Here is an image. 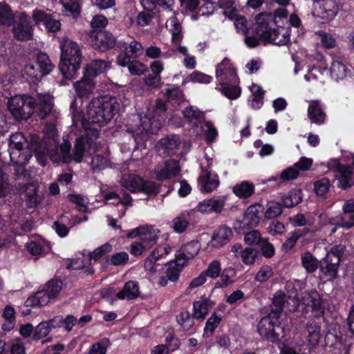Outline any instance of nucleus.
I'll return each instance as SVG.
<instances>
[{"instance_id": "0e129e2a", "label": "nucleus", "mask_w": 354, "mask_h": 354, "mask_svg": "<svg viewBox=\"0 0 354 354\" xmlns=\"http://www.w3.org/2000/svg\"><path fill=\"white\" fill-rule=\"evenodd\" d=\"M189 80L192 82L209 84L212 81L213 77L200 71H194L189 75Z\"/></svg>"}, {"instance_id": "f257e3e1", "label": "nucleus", "mask_w": 354, "mask_h": 354, "mask_svg": "<svg viewBox=\"0 0 354 354\" xmlns=\"http://www.w3.org/2000/svg\"><path fill=\"white\" fill-rule=\"evenodd\" d=\"M292 290L288 297L281 290L277 292L273 297L271 310L269 313L280 317L286 305L288 310L295 311L300 303H302L311 307L315 317L319 318L323 316L324 313L323 301L319 293L315 289L306 290L304 292L301 293V297H299L297 289H292Z\"/></svg>"}, {"instance_id": "ea45409f", "label": "nucleus", "mask_w": 354, "mask_h": 354, "mask_svg": "<svg viewBox=\"0 0 354 354\" xmlns=\"http://www.w3.org/2000/svg\"><path fill=\"white\" fill-rule=\"evenodd\" d=\"M80 0H60L65 10L68 12L73 18L77 19L80 14Z\"/></svg>"}, {"instance_id": "393cba45", "label": "nucleus", "mask_w": 354, "mask_h": 354, "mask_svg": "<svg viewBox=\"0 0 354 354\" xmlns=\"http://www.w3.org/2000/svg\"><path fill=\"white\" fill-rule=\"evenodd\" d=\"M95 84L83 80H78L74 83L77 96L81 99H87L93 93Z\"/></svg>"}, {"instance_id": "680f3d73", "label": "nucleus", "mask_w": 354, "mask_h": 354, "mask_svg": "<svg viewBox=\"0 0 354 354\" xmlns=\"http://www.w3.org/2000/svg\"><path fill=\"white\" fill-rule=\"evenodd\" d=\"M138 297H142L139 289H122V290L118 292L116 295V297L118 299H127V300H131Z\"/></svg>"}, {"instance_id": "72a5a7b5", "label": "nucleus", "mask_w": 354, "mask_h": 354, "mask_svg": "<svg viewBox=\"0 0 354 354\" xmlns=\"http://www.w3.org/2000/svg\"><path fill=\"white\" fill-rule=\"evenodd\" d=\"M301 264L309 273L314 272L319 266V261L310 252H305L301 256Z\"/></svg>"}, {"instance_id": "58836bf2", "label": "nucleus", "mask_w": 354, "mask_h": 354, "mask_svg": "<svg viewBox=\"0 0 354 354\" xmlns=\"http://www.w3.org/2000/svg\"><path fill=\"white\" fill-rule=\"evenodd\" d=\"M88 127H85L84 133L80 137L87 142L88 147H91L94 141L99 137L100 129L95 127H92L93 124L88 123Z\"/></svg>"}, {"instance_id": "774afa93", "label": "nucleus", "mask_w": 354, "mask_h": 354, "mask_svg": "<svg viewBox=\"0 0 354 354\" xmlns=\"http://www.w3.org/2000/svg\"><path fill=\"white\" fill-rule=\"evenodd\" d=\"M182 113L183 116L190 122L193 120H199L201 115L200 110L194 109L192 106L186 107Z\"/></svg>"}, {"instance_id": "f8f14e48", "label": "nucleus", "mask_w": 354, "mask_h": 354, "mask_svg": "<svg viewBox=\"0 0 354 354\" xmlns=\"http://www.w3.org/2000/svg\"><path fill=\"white\" fill-rule=\"evenodd\" d=\"M14 37L17 41H29L33 36V28L30 17L25 12H21L18 23L12 28Z\"/></svg>"}, {"instance_id": "6e6d98bb", "label": "nucleus", "mask_w": 354, "mask_h": 354, "mask_svg": "<svg viewBox=\"0 0 354 354\" xmlns=\"http://www.w3.org/2000/svg\"><path fill=\"white\" fill-rule=\"evenodd\" d=\"M259 246L261 248V257L263 256L267 259H270L274 255V247L268 239H265Z\"/></svg>"}, {"instance_id": "f3484780", "label": "nucleus", "mask_w": 354, "mask_h": 354, "mask_svg": "<svg viewBox=\"0 0 354 354\" xmlns=\"http://www.w3.org/2000/svg\"><path fill=\"white\" fill-rule=\"evenodd\" d=\"M24 138L21 135H16L11 136L9 142L8 151L10 160L17 165L22 163L20 159L21 155L24 153V145L21 140Z\"/></svg>"}, {"instance_id": "f704fd0d", "label": "nucleus", "mask_w": 354, "mask_h": 354, "mask_svg": "<svg viewBox=\"0 0 354 354\" xmlns=\"http://www.w3.org/2000/svg\"><path fill=\"white\" fill-rule=\"evenodd\" d=\"M241 260L246 265L253 264L260 261V251L252 248H246L241 251Z\"/></svg>"}, {"instance_id": "603ef678", "label": "nucleus", "mask_w": 354, "mask_h": 354, "mask_svg": "<svg viewBox=\"0 0 354 354\" xmlns=\"http://www.w3.org/2000/svg\"><path fill=\"white\" fill-rule=\"evenodd\" d=\"M160 185L153 181H145L143 180L140 192H144L148 195L156 196L160 192Z\"/></svg>"}, {"instance_id": "864d4df0", "label": "nucleus", "mask_w": 354, "mask_h": 354, "mask_svg": "<svg viewBox=\"0 0 354 354\" xmlns=\"http://www.w3.org/2000/svg\"><path fill=\"white\" fill-rule=\"evenodd\" d=\"M282 213V205L277 202L268 203V207L264 212L266 218L271 219L279 216Z\"/></svg>"}, {"instance_id": "5fc2aeb1", "label": "nucleus", "mask_w": 354, "mask_h": 354, "mask_svg": "<svg viewBox=\"0 0 354 354\" xmlns=\"http://www.w3.org/2000/svg\"><path fill=\"white\" fill-rule=\"evenodd\" d=\"M11 191L8 176L0 170V198L6 197Z\"/></svg>"}, {"instance_id": "13d9d810", "label": "nucleus", "mask_w": 354, "mask_h": 354, "mask_svg": "<svg viewBox=\"0 0 354 354\" xmlns=\"http://www.w3.org/2000/svg\"><path fill=\"white\" fill-rule=\"evenodd\" d=\"M50 330L51 329L47 322H41L35 328L33 335V339L35 340H38L46 337L49 334Z\"/></svg>"}, {"instance_id": "a211bd4d", "label": "nucleus", "mask_w": 354, "mask_h": 354, "mask_svg": "<svg viewBox=\"0 0 354 354\" xmlns=\"http://www.w3.org/2000/svg\"><path fill=\"white\" fill-rule=\"evenodd\" d=\"M337 180V187L342 190H347L354 186L353 169L351 165H348L336 176Z\"/></svg>"}, {"instance_id": "4c0bfd02", "label": "nucleus", "mask_w": 354, "mask_h": 354, "mask_svg": "<svg viewBox=\"0 0 354 354\" xmlns=\"http://www.w3.org/2000/svg\"><path fill=\"white\" fill-rule=\"evenodd\" d=\"M167 105L165 100L162 98H157L153 106V117H158L159 121H165L167 118Z\"/></svg>"}, {"instance_id": "0eeeda50", "label": "nucleus", "mask_w": 354, "mask_h": 354, "mask_svg": "<svg viewBox=\"0 0 354 354\" xmlns=\"http://www.w3.org/2000/svg\"><path fill=\"white\" fill-rule=\"evenodd\" d=\"M55 68L49 56L44 52H39L35 57L34 63L26 64L24 73L30 77L32 82L41 80L42 77L48 75Z\"/></svg>"}, {"instance_id": "338daca9", "label": "nucleus", "mask_w": 354, "mask_h": 354, "mask_svg": "<svg viewBox=\"0 0 354 354\" xmlns=\"http://www.w3.org/2000/svg\"><path fill=\"white\" fill-rule=\"evenodd\" d=\"M97 73L94 69V68L91 66V64H87L83 69V76L80 79L81 80L89 82L91 83H94V77L97 75Z\"/></svg>"}, {"instance_id": "4468645a", "label": "nucleus", "mask_w": 354, "mask_h": 354, "mask_svg": "<svg viewBox=\"0 0 354 354\" xmlns=\"http://www.w3.org/2000/svg\"><path fill=\"white\" fill-rule=\"evenodd\" d=\"M180 170L179 162L174 159L165 160L164 166L156 172V178L158 181L169 180L176 177Z\"/></svg>"}, {"instance_id": "473e14b6", "label": "nucleus", "mask_w": 354, "mask_h": 354, "mask_svg": "<svg viewBox=\"0 0 354 354\" xmlns=\"http://www.w3.org/2000/svg\"><path fill=\"white\" fill-rule=\"evenodd\" d=\"M86 147H88L87 142L84 141L83 138L78 137L75 140L73 153V160L75 162L79 163L82 161Z\"/></svg>"}, {"instance_id": "6e6552de", "label": "nucleus", "mask_w": 354, "mask_h": 354, "mask_svg": "<svg viewBox=\"0 0 354 354\" xmlns=\"http://www.w3.org/2000/svg\"><path fill=\"white\" fill-rule=\"evenodd\" d=\"M279 319V317L270 313L262 317L257 325L259 335L272 342L280 341L283 328L281 326Z\"/></svg>"}, {"instance_id": "79ce46f5", "label": "nucleus", "mask_w": 354, "mask_h": 354, "mask_svg": "<svg viewBox=\"0 0 354 354\" xmlns=\"http://www.w3.org/2000/svg\"><path fill=\"white\" fill-rule=\"evenodd\" d=\"M221 322V317L216 313H214L207 319L204 329V335L209 337L212 335L214 330Z\"/></svg>"}, {"instance_id": "3c124183", "label": "nucleus", "mask_w": 354, "mask_h": 354, "mask_svg": "<svg viewBox=\"0 0 354 354\" xmlns=\"http://www.w3.org/2000/svg\"><path fill=\"white\" fill-rule=\"evenodd\" d=\"M206 277L216 279L221 272V262L218 260L212 261L207 266V269L203 271Z\"/></svg>"}, {"instance_id": "49530a36", "label": "nucleus", "mask_w": 354, "mask_h": 354, "mask_svg": "<svg viewBox=\"0 0 354 354\" xmlns=\"http://www.w3.org/2000/svg\"><path fill=\"white\" fill-rule=\"evenodd\" d=\"M173 223L174 231L177 233H183L189 224V214H182L174 219Z\"/></svg>"}, {"instance_id": "ddd939ff", "label": "nucleus", "mask_w": 354, "mask_h": 354, "mask_svg": "<svg viewBox=\"0 0 354 354\" xmlns=\"http://www.w3.org/2000/svg\"><path fill=\"white\" fill-rule=\"evenodd\" d=\"M59 294V289H41L25 302L26 307H41L46 305L51 299H55Z\"/></svg>"}, {"instance_id": "de8ad7c7", "label": "nucleus", "mask_w": 354, "mask_h": 354, "mask_svg": "<svg viewBox=\"0 0 354 354\" xmlns=\"http://www.w3.org/2000/svg\"><path fill=\"white\" fill-rule=\"evenodd\" d=\"M112 250V245L109 243H106L94 250L93 252H89L88 256L91 260L93 259L95 261H97L106 254L111 252Z\"/></svg>"}, {"instance_id": "e433bc0d", "label": "nucleus", "mask_w": 354, "mask_h": 354, "mask_svg": "<svg viewBox=\"0 0 354 354\" xmlns=\"http://www.w3.org/2000/svg\"><path fill=\"white\" fill-rule=\"evenodd\" d=\"M194 319L195 317H194L193 315H191L188 311L181 312L176 316V321L184 331H188L193 327L194 325Z\"/></svg>"}, {"instance_id": "09e8293b", "label": "nucleus", "mask_w": 354, "mask_h": 354, "mask_svg": "<svg viewBox=\"0 0 354 354\" xmlns=\"http://www.w3.org/2000/svg\"><path fill=\"white\" fill-rule=\"evenodd\" d=\"M3 317L8 322L3 325V330H10L14 328L15 321V311L11 306H6L3 310Z\"/></svg>"}, {"instance_id": "9b49d317", "label": "nucleus", "mask_w": 354, "mask_h": 354, "mask_svg": "<svg viewBox=\"0 0 354 354\" xmlns=\"http://www.w3.org/2000/svg\"><path fill=\"white\" fill-rule=\"evenodd\" d=\"M216 78L217 86L226 84H239V78L236 68L230 63L227 57H225L222 62L216 65Z\"/></svg>"}, {"instance_id": "6ab92c4d", "label": "nucleus", "mask_w": 354, "mask_h": 354, "mask_svg": "<svg viewBox=\"0 0 354 354\" xmlns=\"http://www.w3.org/2000/svg\"><path fill=\"white\" fill-rule=\"evenodd\" d=\"M53 106L54 103L51 97L47 95L42 96L36 100L34 113L36 112L40 119H45L51 113Z\"/></svg>"}, {"instance_id": "5701e85b", "label": "nucleus", "mask_w": 354, "mask_h": 354, "mask_svg": "<svg viewBox=\"0 0 354 354\" xmlns=\"http://www.w3.org/2000/svg\"><path fill=\"white\" fill-rule=\"evenodd\" d=\"M255 187L252 183L242 181L236 184L233 189V193L239 198H248L254 193Z\"/></svg>"}, {"instance_id": "2f4dec72", "label": "nucleus", "mask_w": 354, "mask_h": 354, "mask_svg": "<svg viewBox=\"0 0 354 354\" xmlns=\"http://www.w3.org/2000/svg\"><path fill=\"white\" fill-rule=\"evenodd\" d=\"M185 266V263H180V261H177L176 259L174 261H171L165 272L167 279L172 282L176 281Z\"/></svg>"}, {"instance_id": "a19ab883", "label": "nucleus", "mask_w": 354, "mask_h": 354, "mask_svg": "<svg viewBox=\"0 0 354 354\" xmlns=\"http://www.w3.org/2000/svg\"><path fill=\"white\" fill-rule=\"evenodd\" d=\"M239 233L244 234V241L246 244L252 245H259L265 239L261 237V233L257 230H252L248 232L239 230Z\"/></svg>"}, {"instance_id": "052dcab7", "label": "nucleus", "mask_w": 354, "mask_h": 354, "mask_svg": "<svg viewBox=\"0 0 354 354\" xmlns=\"http://www.w3.org/2000/svg\"><path fill=\"white\" fill-rule=\"evenodd\" d=\"M71 143L68 141L64 142L60 146V153L62 156V162L70 163L73 160V155L71 154Z\"/></svg>"}, {"instance_id": "a18cd8bd", "label": "nucleus", "mask_w": 354, "mask_h": 354, "mask_svg": "<svg viewBox=\"0 0 354 354\" xmlns=\"http://www.w3.org/2000/svg\"><path fill=\"white\" fill-rule=\"evenodd\" d=\"M13 19L10 6L6 3H0V24H9Z\"/></svg>"}, {"instance_id": "4be33fe9", "label": "nucleus", "mask_w": 354, "mask_h": 354, "mask_svg": "<svg viewBox=\"0 0 354 354\" xmlns=\"http://www.w3.org/2000/svg\"><path fill=\"white\" fill-rule=\"evenodd\" d=\"M308 116L311 122L322 124L325 122L326 114L318 101H312L308 107Z\"/></svg>"}, {"instance_id": "c03bdc74", "label": "nucleus", "mask_w": 354, "mask_h": 354, "mask_svg": "<svg viewBox=\"0 0 354 354\" xmlns=\"http://www.w3.org/2000/svg\"><path fill=\"white\" fill-rule=\"evenodd\" d=\"M143 180L142 178L136 175L130 176L128 180L125 182L124 187L132 193L140 192Z\"/></svg>"}, {"instance_id": "b1692460", "label": "nucleus", "mask_w": 354, "mask_h": 354, "mask_svg": "<svg viewBox=\"0 0 354 354\" xmlns=\"http://www.w3.org/2000/svg\"><path fill=\"white\" fill-rule=\"evenodd\" d=\"M308 333V340L312 345L319 343L321 338V326L319 323L315 321H308L306 326Z\"/></svg>"}, {"instance_id": "39448f33", "label": "nucleus", "mask_w": 354, "mask_h": 354, "mask_svg": "<svg viewBox=\"0 0 354 354\" xmlns=\"http://www.w3.org/2000/svg\"><path fill=\"white\" fill-rule=\"evenodd\" d=\"M345 252V245H336L330 249L324 259L319 261V278L322 283L337 277L339 264L344 259Z\"/></svg>"}, {"instance_id": "2eb2a0df", "label": "nucleus", "mask_w": 354, "mask_h": 354, "mask_svg": "<svg viewBox=\"0 0 354 354\" xmlns=\"http://www.w3.org/2000/svg\"><path fill=\"white\" fill-rule=\"evenodd\" d=\"M233 236L232 230L225 225L216 228L211 239L212 245L214 248H219L227 244Z\"/></svg>"}, {"instance_id": "37998d69", "label": "nucleus", "mask_w": 354, "mask_h": 354, "mask_svg": "<svg viewBox=\"0 0 354 354\" xmlns=\"http://www.w3.org/2000/svg\"><path fill=\"white\" fill-rule=\"evenodd\" d=\"M330 183L328 178H322L314 183V192L317 196H324L329 191Z\"/></svg>"}, {"instance_id": "c756f323", "label": "nucleus", "mask_w": 354, "mask_h": 354, "mask_svg": "<svg viewBox=\"0 0 354 354\" xmlns=\"http://www.w3.org/2000/svg\"><path fill=\"white\" fill-rule=\"evenodd\" d=\"M220 87H216V89L229 100H236L239 98L241 93V87L238 84H226L225 85H219Z\"/></svg>"}, {"instance_id": "69168bd1", "label": "nucleus", "mask_w": 354, "mask_h": 354, "mask_svg": "<svg viewBox=\"0 0 354 354\" xmlns=\"http://www.w3.org/2000/svg\"><path fill=\"white\" fill-rule=\"evenodd\" d=\"M298 176L299 171L293 165L292 167H289L282 171L279 176V178L283 182H287L290 180L296 179Z\"/></svg>"}, {"instance_id": "423d86ee", "label": "nucleus", "mask_w": 354, "mask_h": 354, "mask_svg": "<svg viewBox=\"0 0 354 354\" xmlns=\"http://www.w3.org/2000/svg\"><path fill=\"white\" fill-rule=\"evenodd\" d=\"M36 99L29 95H15L9 99L8 109L18 122L29 119L34 113Z\"/></svg>"}, {"instance_id": "dca6fc26", "label": "nucleus", "mask_w": 354, "mask_h": 354, "mask_svg": "<svg viewBox=\"0 0 354 354\" xmlns=\"http://www.w3.org/2000/svg\"><path fill=\"white\" fill-rule=\"evenodd\" d=\"M201 244L198 241H192L183 245L176 253L177 261H183L185 265L187 261L196 256L200 250Z\"/></svg>"}, {"instance_id": "e2e57ef3", "label": "nucleus", "mask_w": 354, "mask_h": 354, "mask_svg": "<svg viewBox=\"0 0 354 354\" xmlns=\"http://www.w3.org/2000/svg\"><path fill=\"white\" fill-rule=\"evenodd\" d=\"M109 160L102 154H95L91 160L93 170H102L108 165Z\"/></svg>"}, {"instance_id": "9d476101", "label": "nucleus", "mask_w": 354, "mask_h": 354, "mask_svg": "<svg viewBox=\"0 0 354 354\" xmlns=\"http://www.w3.org/2000/svg\"><path fill=\"white\" fill-rule=\"evenodd\" d=\"M265 208L259 203H255L250 205L245 211L242 220H237L234 224V227L238 230L250 229L257 226L262 214L264 213Z\"/></svg>"}, {"instance_id": "4d7b16f0", "label": "nucleus", "mask_w": 354, "mask_h": 354, "mask_svg": "<svg viewBox=\"0 0 354 354\" xmlns=\"http://www.w3.org/2000/svg\"><path fill=\"white\" fill-rule=\"evenodd\" d=\"M129 73L133 75H140L148 71L147 66L139 61H131L128 66Z\"/></svg>"}, {"instance_id": "aec40b11", "label": "nucleus", "mask_w": 354, "mask_h": 354, "mask_svg": "<svg viewBox=\"0 0 354 354\" xmlns=\"http://www.w3.org/2000/svg\"><path fill=\"white\" fill-rule=\"evenodd\" d=\"M198 183L203 192L210 193L219 185L218 176L215 172L207 171L206 174L198 177Z\"/></svg>"}, {"instance_id": "a878e982", "label": "nucleus", "mask_w": 354, "mask_h": 354, "mask_svg": "<svg viewBox=\"0 0 354 354\" xmlns=\"http://www.w3.org/2000/svg\"><path fill=\"white\" fill-rule=\"evenodd\" d=\"M160 145L164 148L167 155L175 153L180 144L179 136L177 135L167 136L160 140Z\"/></svg>"}, {"instance_id": "f03ea898", "label": "nucleus", "mask_w": 354, "mask_h": 354, "mask_svg": "<svg viewBox=\"0 0 354 354\" xmlns=\"http://www.w3.org/2000/svg\"><path fill=\"white\" fill-rule=\"evenodd\" d=\"M255 21L256 27L254 32L259 38L255 36L246 37L245 41L248 47H257L260 40L278 46H285L289 43L290 29L286 30L283 27H281V29L272 28L271 15L264 12L259 13L256 16Z\"/></svg>"}, {"instance_id": "cd10ccee", "label": "nucleus", "mask_w": 354, "mask_h": 354, "mask_svg": "<svg viewBox=\"0 0 354 354\" xmlns=\"http://www.w3.org/2000/svg\"><path fill=\"white\" fill-rule=\"evenodd\" d=\"M251 91L252 93V100L250 104L251 107L253 109H261L263 104L265 91L261 86L253 83L251 86Z\"/></svg>"}, {"instance_id": "8fccbe9b", "label": "nucleus", "mask_w": 354, "mask_h": 354, "mask_svg": "<svg viewBox=\"0 0 354 354\" xmlns=\"http://www.w3.org/2000/svg\"><path fill=\"white\" fill-rule=\"evenodd\" d=\"M167 98L174 105H180L185 101L184 94L178 88L167 89Z\"/></svg>"}, {"instance_id": "7ed1b4c3", "label": "nucleus", "mask_w": 354, "mask_h": 354, "mask_svg": "<svg viewBox=\"0 0 354 354\" xmlns=\"http://www.w3.org/2000/svg\"><path fill=\"white\" fill-rule=\"evenodd\" d=\"M119 109L120 104L115 97L106 95L93 98L86 111L88 122L103 127L113 119Z\"/></svg>"}, {"instance_id": "412c9836", "label": "nucleus", "mask_w": 354, "mask_h": 354, "mask_svg": "<svg viewBox=\"0 0 354 354\" xmlns=\"http://www.w3.org/2000/svg\"><path fill=\"white\" fill-rule=\"evenodd\" d=\"M338 10V5L335 0H322L319 15L322 19L330 21L335 18Z\"/></svg>"}, {"instance_id": "7c9ffc66", "label": "nucleus", "mask_w": 354, "mask_h": 354, "mask_svg": "<svg viewBox=\"0 0 354 354\" xmlns=\"http://www.w3.org/2000/svg\"><path fill=\"white\" fill-rule=\"evenodd\" d=\"M347 68L346 66L340 61L335 59L332 57V62L330 67V73L332 78L338 81L342 80L346 75Z\"/></svg>"}, {"instance_id": "20e7f679", "label": "nucleus", "mask_w": 354, "mask_h": 354, "mask_svg": "<svg viewBox=\"0 0 354 354\" xmlns=\"http://www.w3.org/2000/svg\"><path fill=\"white\" fill-rule=\"evenodd\" d=\"M60 62L59 69L65 80H72L77 77L82 59L79 45L68 39H64L60 44Z\"/></svg>"}, {"instance_id": "1a4fd4ad", "label": "nucleus", "mask_w": 354, "mask_h": 354, "mask_svg": "<svg viewBox=\"0 0 354 354\" xmlns=\"http://www.w3.org/2000/svg\"><path fill=\"white\" fill-rule=\"evenodd\" d=\"M88 41L89 45L100 52H106L113 48L116 39L109 31L92 30L90 31Z\"/></svg>"}, {"instance_id": "c85d7f7f", "label": "nucleus", "mask_w": 354, "mask_h": 354, "mask_svg": "<svg viewBox=\"0 0 354 354\" xmlns=\"http://www.w3.org/2000/svg\"><path fill=\"white\" fill-rule=\"evenodd\" d=\"M159 232V230L147 226L142 234L140 241L147 249H149L156 243L158 239V233Z\"/></svg>"}, {"instance_id": "c9c22d12", "label": "nucleus", "mask_w": 354, "mask_h": 354, "mask_svg": "<svg viewBox=\"0 0 354 354\" xmlns=\"http://www.w3.org/2000/svg\"><path fill=\"white\" fill-rule=\"evenodd\" d=\"M222 283L217 282L215 283L214 288H223V286H228L232 284L234 281L236 275L235 269L230 267L224 269L220 274Z\"/></svg>"}, {"instance_id": "bb28decb", "label": "nucleus", "mask_w": 354, "mask_h": 354, "mask_svg": "<svg viewBox=\"0 0 354 354\" xmlns=\"http://www.w3.org/2000/svg\"><path fill=\"white\" fill-rule=\"evenodd\" d=\"M212 308L210 302L207 300L195 301L193 304V316L195 319L203 320Z\"/></svg>"}, {"instance_id": "bf43d9fd", "label": "nucleus", "mask_w": 354, "mask_h": 354, "mask_svg": "<svg viewBox=\"0 0 354 354\" xmlns=\"http://www.w3.org/2000/svg\"><path fill=\"white\" fill-rule=\"evenodd\" d=\"M129 260V255L125 252H117L107 259V262L113 266H120L125 264Z\"/></svg>"}]
</instances>
